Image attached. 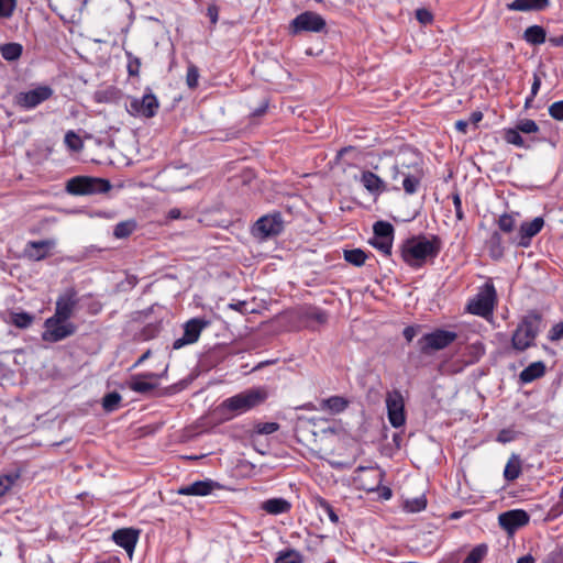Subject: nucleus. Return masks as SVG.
<instances>
[{"label":"nucleus","instance_id":"nucleus-1","mask_svg":"<svg viewBox=\"0 0 563 563\" xmlns=\"http://www.w3.org/2000/svg\"><path fill=\"white\" fill-rule=\"evenodd\" d=\"M442 250L438 235H418L407 239L400 249L401 258L412 268H421L428 261L433 262Z\"/></svg>","mask_w":563,"mask_h":563},{"label":"nucleus","instance_id":"nucleus-2","mask_svg":"<svg viewBox=\"0 0 563 563\" xmlns=\"http://www.w3.org/2000/svg\"><path fill=\"white\" fill-rule=\"evenodd\" d=\"M423 176L421 162L417 155H412L411 159L398 155L391 167L393 189H404L407 195H413L418 191Z\"/></svg>","mask_w":563,"mask_h":563},{"label":"nucleus","instance_id":"nucleus-3","mask_svg":"<svg viewBox=\"0 0 563 563\" xmlns=\"http://www.w3.org/2000/svg\"><path fill=\"white\" fill-rule=\"evenodd\" d=\"M543 328V316L530 310L522 317L511 335V349L521 353L536 345V339Z\"/></svg>","mask_w":563,"mask_h":563},{"label":"nucleus","instance_id":"nucleus-4","mask_svg":"<svg viewBox=\"0 0 563 563\" xmlns=\"http://www.w3.org/2000/svg\"><path fill=\"white\" fill-rule=\"evenodd\" d=\"M268 397L265 388H250L227 398L220 405L221 410L239 416L262 405Z\"/></svg>","mask_w":563,"mask_h":563},{"label":"nucleus","instance_id":"nucleus-5","mask_svg":"<svg viewBox=\"0 0 563 563\" xmlns=\"http://www.w3.org/2000/svg\"><path fill=\"white\" fill-rule=\"evenodd\" d=\"M66 191L74 196L108 192L112 185L108 179L88 176H76L67 180Z\"/></svg>","mask_w":563,"mask_h":563},{"label":"nucleus","instance_id":"nucleus-6","mask_svg":"<svg viewBox=\"0 0 563 563\" xmlns=\"http://www.w3.org/2000/svg\"><path fill=\"white\" fill-rule=\"evenodd\" d=\"M457 339V333L445 329H435L423 334L418 340V346L422 354L430 355L435 351L443 350Z\"/></svg>","mask_w":563,"mask_h":563},{"label":"nucleus","instance_id":"nucleus-7","mask_svg":"<svg viewBox=\"0 0 563 563\" xmlns=\"http://www.w3.org/2000/svg\"><path fill=\"white\" fill-rule=\"evenodd\" d=\"M496 296L494 285L486 283L481 291L468 301L466 309L472 314L488 317L493 313Z\"/></svg>","mask_w":563,"mask_h":563},{"label":"nucleus","instance_id":"nucleus-8","mask_svg":"<svg viewBox=\"0 0 563 563\" xmlns=\"http://www.w3.org/2000/svg\"><path fill=\"white\" fill-rule=\"evenodd\" d=\"M44 332L42 333L43 341L55 343L59 342L76 332V325L65 319L52 316L44 322Z\"/></svg>","mask_w":563,"mask_h":563},{"label":"nucleus","instance_id":"nucleus-9","mask_svg":"<svg viewBox=\"0 0 563 563\" xmlns=\"http://www.w3.org/2000/svg\"><path fill=\"white\" fill-rule=\"evenodd\" d=\"M284 230V220L280 212H273L261 217L254 224L252 233L262 240L276 236Z\"/></svg>","mask_w":563,"mask_h":563},{"label":"nucleus","instance_id":"nucleus-10","mask_svg":"<svg viewBox=\"0 0 563 563\" xmlns=\"http://www.w3.org/2000/svg\"><path fill=\"white\" fill-rule=\"evenodd\" d=\"M159 108L156 96L150 90L142 98H131L128 112L134 117L153 118Z\"/></svg>","mask_w":563,"mask_h":563},{"label":"nucleus","instance_id":"nucleus-11","mask_svg":"<svg viewBox=\"0 0 563 563\" xmlns=\"http://www.w3.org/2000/svg\"><path fill=\"white\" fill-rule=\"evenodd\" d=\"M53 96V89L48 86H38L29 91H21L15 95L14 101L18 107L24 110L34 109Z\"/></svg>","mask_w":563,"mask_h":563},{"label":"nucleus","instance_id":"nucleus-12","mask_svg":"<svg viewBox=\"0 0 563 563\" xmlns=\"http://www.w3.org/2000/svg\"><path fill=\"white\" fill-rule=\"evenodd\" d=\"M325 25V20L313 11H305L298 14L290 23L295 34L300 32H321Z\"/></svg>","mask_w":563,"mask_h":563},{"label":"nucleus","instance_id":"nucleus-13","mask_svg":"<svg viewBox=\"0 0 563 563\" xmlns=\"http://www.w3.org/2000/svg\"><path fill=\"white\" fill-rule=\"evenodd\" d=\"M210 324V321L203 318H192L184 324V333L173 343L174 350H179L186 345L196 343L203 329Z\"/></svg>","mask_w":563,"mask_h":563},{"label":"nucleus","instance_id":"nucleus-14","mask_svg":"<svg viewBox=\"0 0 563 563\" xmlns=\"http://www.w3.org/2000/svg\"><path fill=\"white\" fill-rule=\"evenodd\" d=\"M374 238L369 243L384 253L385 255L391 254L394 227L386 221H377L373 225Z\"/></svg>","mask_w":563,"mask_h":563},{"label":"nucleus","instance_id":"nucleus-15","mask_svg":"<svg viewBox=\"0 0 563 563\" xmlns=\"http://www.w3.org/2000/svg\"><path fill=\"white\" fill-rule=\"evenodd\" d=\"M388 420L394 428H400L406 422L405 402L400 391L394 390L386 397Z\"/></svg>","mask_w":563,"mask_h":563},{"label":"nucleus","instance_id":"nucleus-16","mask_svg":"<svg viewBox=\"0 0 563 563\" xmlns=\"http://www.w3.org/2000/svg\"><path fill=\"white\" fill-rule=\"evenodd\" d=\"M79 302L75 288H67L56 300L55 313L57 318L69 320Z\"/></svg>","mask_w":563,"mask_h":563},{"label":"nucleus","instance_id":"nucleus-17","mask_svg":"<svg viewBox=\"0 0 563 563\" xmlns=\"http://www.w3.org/2000/svg\"><path fill=\"white\" fill-rule=\"evenodd\" d=\"M530 520V516L522 509L508 510L499 515V526L508 533H514L516 530L526 526Z\"/></svg>","mask_w":563,"mask_h":563},{"label":"nucleus","instance_id":"nucleus-18","mask_svg":"<svg viewBox=\"0 0 563 563\" xmlns=\"http://www.w3.org/2000/svg\"><path fill=\"white\" fill-rule=\"evenodd\" d=\"M140 531L134 528H121L112 533L114 543L123 548L126 553L132 556L136 542L139 540Z\"/></svg>","mask_w":563,"mask_h":563},{"label":"nucleus","instance_id":"nucleus-19","mask_svg":"<svg viewBox=\"0 0 563 563\" xmlns=\"http://www.w3.org/2000/svg\"><path fill=\"white\" fill-rule=\"evenodd\" d=\"M219 487L220 485L217 482L207 478L179 487L177 494L185 496H207Z\"/></svg>","mask_w":563,"mask_h":563},{"label":"nucleus","instance_id":"nucleus-20","mask_svg":"<svg viewBox=\"0 0 563 563\" xmlns=\"http://www.w3.org/2000/svg\"><path fill=\"white\" fill-rule=\"evenodd\" d=\"M544 220L542 217H537L532 221L522 222L518 233V245L522 247H528L531 243V239L542 230Z\"/></svg>","mask_w":563,"mask_h":563},{"label":"nucleus","instance_id":"nucleus-21","mask_svg":"<svg viewBox=\"0 0 563 563\" xmlns=\"http://www.w3.org/2000/svg\"><path fill=\"white\" fill-rule=\"evenodd\" d=\"M54 246L53 240L30 241L26 244L25 253L30 260L42 261L49 255Z\"/></svg>","mask_w":563,"mask_h":563},{"label":"nucleus","instance_id":"nucleus-22","mask_svg":"<svg viewBox=\"0 0 563 563\" xmlns=\"http://www.w3.org/2000/svg\"><path fill=\"white\" fill-rule=\"evenodd\" d=\"M550 5V0H514L507 3L509 11H543Z\"/></svg>","mask_w":563,"mask_h":563},{"label":"nucleus","instance_id":"nucleus-23","mask_svg":"<svg viewBox=\"0 0 563 563\" xmlns=\"http://www.w3.org/2000/svg\"><path fill=\"white\" fill-rule=\"evenodd\" d=\"M350 405L349 399L343 396H331L322 399L319 405V409L328 411L331 415H338L343 412Z\"/></svg>","mask_w":563,"mask_h":563},{"label":"nucleus","instance_id":"nucleus-24","mask_svg":"<svg viewBox=\"0 0 563 563\" xmlns=\"http://www.w3.org/2000/svg\"><path fill=\"white\" fill-rule=\"evenodd\" d=\"M158 377L159 375L155 373L141 374L132 378V382L129 384V387L131 390L135 393L148 394L150 391L154 390L157 385L151 382H144L142 380V378L153 379Z\"/></svg>","mask_w":563,"mask_h":563},{"label":"nucleus","instance_id":"nucleus-25","mask_svg":"<svg viewBox=\"0 0 563 563\" xmlns=\"http://www.w3.org/2000/svg\"><path fill=\"white\" fill-rule=\"evenodd\" d=\"M545 373V364L542 361L533 362L528 365L519 375V379L523 384H528L542 377Z\"/></svg>","mask_w":563,"mask_h":563},{"label":"nucleus","instance_id":"nucleus-26","mask_svg":"<svg viewBox=\"0 0 563 563\" xmlns=\"http://www.w3.org/2000/svg\"><path fill=\"white\" fill-rule=\"evenodd\" d=\"M361 183L372 194H379L386 190L385 184L380 177L369 170L362 173Z\"/></svg>","mask_w":563,"mask_h":563},{"label":"nucleus","instance_id":"nucleus-27","mask_svg":"<svg viewBox=\"0 0 563 563\" xmlns=\"http://www.w3.org/2000/svg\"><path fill=\"white\" fill-rule=\"evenodd\" d=\"M522 38L531 45H541L547 41V32L540 25H531L525 30Z\"/></svg>","mask_w":563,"mask_h":563},{"label":"nucleus","instance_id":"nucleus-28","mask_svg":"<svg viewBox=\"0 0 563 563\" xmlns=\"http://www.w3.org/2000/svg\"><path fill=\"white\" fill-rule=\"evenodd\" d=\"M521 471L522 467L519 455L512 454L505 466L504 477L508 482H514L520 476Z\"/></svg>","mask_w":563,"mask_h":563},{"label":"nucleus","instance_id":"nucleus-29","mask_svg":"<svg viewBox=\"0 0 563 563\" xmlns=\"http://www.w3.org/2000/svg\"><path fill=\"white\" fill-rule=\"evenodd\" d=\"M262 508L268 514L279 515L290 509V503L284 498H272L264 501Z\"/></svg>","mask_w":563,"mask_h":563},{"label":"nucleus","instance_id":"nucleus-30","mask_svg":"<svg viewBox=\"0 0 563 563\" xmlns=\"http://www.w3.org/2000/svg\"><path fill=\"white\" fill-rule=\"evenodd\" d=\"M486 244L493 258L498 260L504 255L503 238L499 232L494 231Z\"/></svg>","mask_w":563,"mask_h":563},{"label":"nucleus","instance_id":"nucleus-31","mask_svg":"<svg viewBox=\"0 0 563 563\" xmlns=\"http://www.w3.org/2000/svg\"><path fill=\"white\" fill-rule=\"evenodd\" d=\"M364 472H369L371 474H373V476L377 479V484L376 485H373V486H367L363 479L360 477V476H356L355 479L360 483L361 487L367 492H373L376 489V487L382 483L383 481V473L379 471L378 467H365V466H358L356 470H355V473L358 474V473H364Z\"/></svg>","mask_w":563,"mask_h":563},{"label":"nucleus","instance_id":"nucleus-32","mask_svg":"<svg viewBox=\"0 0 563 563\" xmlns=\"http://www.w3.org/2000/svg\"><path fill=\"white\" fill-rule=\"evenodd\" d=\"M344 260L356 266L361 267L365 264V261L367 260V254L361 250V249H353V250H344L343 252Z\"/></svg>","mask_w":563,"mask_h":563},{"label":"nucleus","instance_id":"nucleus-33","mask_svg":"<svg viewBox=\"0 0 563 563\" xmlns=\"http://www.w3.org/2000/svg\"><path fill=\"white\" fill-rule=\"evenodd\" d=\"M23 47L19 43H7L0 47L2 57L8 62H13L20 58Z\"/></svg>","mask_w":563,"mask_h":563},{"label":"nucleus","instance_id":"nucleus-34","mask_svg":"<svg viewBox=\"0 0 563 563\" xmlns=\"http://www.w3.org/2000/svg\"><path fill=\"white\" fill-rule=\"evenodd\" d=\"M313 501L317 510L325 514L330 521L333 522L334 525L339 523V516L336 515L333 507L329 504L328 500L318 496L314 498Z\"/></svg>","mask_w":563,"mask_h":563},{"label":"nucleus","instance_id":"nucleus-35","mask_svg":"<svg viewBox=\"0 0 563 563\" xmlns=\"http://www.w3.org/2000/svg\"><path fill=\"white\" fill-rule=\"evenodd\" d=\"M488 547L485 543H481L473 548L462 563H481L487 555Z\"/></svg>","mask_w":563,"mask_h":563},{"label":"nucleus","instance_id":"nucleus-36","mask_svg":"<svg viewBox=\"0 0 563 563\" xmlns=\"http://www.w3.org/2000/svg\"><path fill=\"white\" fill-rule=\"evenodd\" d=\"M19 478V472L0 475V497L4 496Z\"/></svg>","mask_w":563,"mask_h":563},{"label":"nucleus","instance_id":"nucleus-37","mask_svg":"<svg viewBox=\"0 0 563 563\" xmlns=\"http://www.w3.org/2000/svg\"><path fill=\"white\" fill-rule=\"evenodd\" d=\"M136 224L134 221H123L114 227L113 235L118 239H124L130 236L135 230Z\"/></svg>","mask_w":563,"mask_h":563},{"label":"nucleus","instance_id":"nucleus-38","mask_svg":"<svg viewBox=\"0 0 563 563\" xmlns=\"http://www.w3.org/2000/svg\"><path fill=\"white\" fill-rule=\"evenodd\" d=\"M66 146L73 152H80L84 147V142L78 134L74 131H67L64 137Z\"/></svg>","mask_w":563,"mask_h":563},{"label":"nucleus","instance_id":"nucleus-39","mask_svg":"<svg viewBox=\"0 0 563 563\" xmlns=\"http://www.w3.org/2000/svg\"><path fill=\"white\" fill-rule=\"evenodd\" d=\"M33 320H34L33 316L27 312H24V311L12 313V317H11V322L16 328H20V329L29 328L32 324Z\"/></svg>","mask_w":563,"mask_h":563},{"label":"nucleus","instance_id":"nucleus-40","mask_svg":"<svg viewBox=\"0 0 563 563\" xmlns=\"http://www.w3.org/2000/svg\"><path fill=\"white\" fill-rule=\"evenodd\" d=\"M121 401V395L117 391L107 394L102 399V407L107 412L114 411Z\"/></svg>","mask_w":563,"mask_h":563},{"label":"nucleus","instance_id":"nucleus-41","mask_svg":"<svg viewBox=\"0 0 563 563\" xmlns=\"http://www.w3.org/2000/svg\"><path fill=\"white\" fill-rule=\"evenodd\" d=\"M504 139L509 144L516 145L518 147H526L525 140L521 136V132L517 128L506 130Z\"/></svg>","mask_w":563,"mask_h":563},{"label":"nucleus","instance_id":"nucleus-42","mask_svg":"<svg viewBox=\"0 0 563 563\" xmlns=\"http://www.w3.org/2000/svg\"><path fill=\"white\" fill-rule=\"evenodd\" d=\"M275 563H302V556L295 550L280 552Z\"/></svg>","mask_w":563,"mask_h":563},{"label":"nucleus","instance_id":"nucleus-43","mask_svg":"<svg viewBox=\"0 0 563 563\" xmlns=\"http://www.w3.org/2000/svg\"><path fill=\"white\" fill-rule=\"evenodd\" d=\"M427 507V499L423 496L413 499H407L404 508L408 512H419Z\"/></svg>","mask_w":563,"mask_h":563},{"label":"nucleus","instance_id":"nucleus-44","mask_svg":"<svg viewBox=\"0 0 563 563\" xmlns=\"http://www.w3.org/2000/svg\"><path fill=\"white\" fill-rule=\"evenodd\" d=\"M198 80H199V69L198 67L189 63L187 68V75H186V84L188 88L196 89L198 87Z\"/></svg>","mask_w":563,"mask_h":563},{"label":"nucleus","instance_id":"nucleus-45","mask_svg":"<svg viewBox=\"0 0 563 563\" xmlns=\"http://www.w3.org/2000/svg\"><path fill=\"white\" fill-rule=\"evenodd\" d=\"M498 227L505 233H510L516 227V220L512 214L504 213L498 219Z\"/></svg>","mask_w":563,"mask_h":563},{"label":"nucleus","instance_id":"nucleus-46","mask_svg":"<svg viewBox=\"0 0 563 563\" xmlns=\"http://www.w3.org/2000/svg\"><path fill=\"white\" fill-rule=\"evenodd\" d=\"M516 128L521 133H525V134H532V133H537L539 131L538 124L536 123V121H533L531 119H523V120L518 121V123L516 124Z\"/></svg>","mask_w":563,"mask_h":563},{"label":"nucleus","instance_id":"nucleus-47","mask_svg":"<svg viewBox=\"0 0 563 563\" xmlns=\"http://www.w3.org/2000/svg\"><path fill=\"white\" fill-rule=\"evenodd\" d=\"M16 8V0H0V18L9 19Z\"/></svg>","mask_w":563,"mask_h":563},{"label":"nucleus","instance_id":"nucleus-48","mask_svg":"<svg viewBox=\"0 0 563 563\" xmlns=\"http://www.w3.org/2000/svg\"><path fill=\"white\" fill-rule=\"evenodd\" d=\"M279 430L277 422H258L255 424V433L257 434H272Z\"/></svg>","mask_w":563,"mask_h":563},{"label":"nucleus","instance_id":"nucleus-49","mask_svg":"<svg viewBox=\"0 0 563 563\" xmlns=\"http://www.w3.org/2000/svg\"><path fill=\"white\" fill-rule=\"evenodd\" d=\"M541 82H542L541 76L538 73H534L533 74V82L531 86V93L529 97H527L526 102H525L526 108L530 107V103L532 102L534 97L538 95L539 89L541 87Z\"/></svg>","mask_w":563,"mask_h":563},{"label":"nucleus","instance_id":"nucleus-50","mask_svg":"<svg viewBox=\"0 0 563 563\" xmlns=\"http://www.w3.org/2000/svg\"><path fill=\"white\" fill-rule=\"evenodd\" d=\"M542 563H563V544L551 551Z\"/></svg>","mask_w":563,"mask_h":563},{"label":"nucleus","instance_id":"nucleus-51","mask_svg":"<svg viewBox=\"0 0 563 563\" xmlns=\"http://www.w3.org/2000/svg\"><path fill=\"white\" fill-rule=\"evenodd\" d=\"M468 351L472 355V362L478 361L485 354V347L482 342L472 343L468 346Z\"/></svg>","mask_w":563,"mask_h":563},{"label":"nucleus","instance_id":"nucleus-52","mask_svg":"<svg viewBox=\"0 0 563 563\" xmlns=\"http://www.w3.org/2000/svg\"><path fill=\"white\" fill-rule=\"evenodd\" d=\"M549 114L558 121H563V100L555 101L549 107Z\"/></svg>","mask_w":563,"mask_h":563},{"label":"nucleus","instance_id":"nucleus-53","mask_svg":"<svg viewBox=\"0 0 563 563\" xmlns=\"http://www.w3.org/2000/svg\"><path fill=\"white\" fill-rule=\"evenodd\" d=\"M563 338V321L554 324L549 333L548 339L552 342L559 341Z\"/></svg>","mask_w":563,"mask_h":563},{"label":"nucleus","instance_id":"nucleus-54","mask_svg":"<svg viewBox=\"0 0 563 563\" xmlns=\"http://www.w3.org/2000/svg\"><path fill=\"white\" fill-rule=\"evenodd\" d=\"M452 201L455 209V216L459 221L464 220V212L462 209V200L459 192L452 194Z\"/></svg>","mask_w":563,"mask_h":563},{"label":"nucleus","instance_id":"nucleus-55","mask_svg":"<svg viewBox=\"0 0 563 563\" xmlns=\"http://www.w3.org/2000/svg\"><path fill=\"white\" fill-rule=\"evenodd\" d=\"M416 18L422 24H429L433 20L432 13L429 10L424 9V8L418 9L416 11Z\"/></svg>","mask_w":563,"mask_h":563},{"label":"nucleus","instance_id":"nucleus-56","mask_svg":"<svg viewBox=\"0 0 563 563\" xmlns=\"http://www.w3.org/2000/svg\"><path fill=\"white\" fill-rule=\"evenodd\" d=\"M207 15L210 19L211 24L214 26L219 20V7L214 2L208 4Z\"/></svg>","mask_w":563,"mask_h":563},{"label":"nucleus","instance_id":"nucleus-57","mask_svg":"<svg viewBox=\"0 0 563 563\" xmlns=\"http://www.w3.org/2000/svg\"><path fill=\"white\" fill-rule=\"evenodd\" d=\"M307 316H308V318L313 319L319 323H324L328 320L327 313L317 308L311 309V311Z\"/></svg>","mask_w":563,"mask_h":563},{"label":"nucleus","instance_id":"nucleus-58","mask_svg":"<svg viewBox=\"0 0 563 563\" xmlns=\"http://www.w3.org/2000/svg\"><path fill=\"white\" fill-rule=\"evenodd\" d=\"M141 62L139 58H133L128 64V73L130 76H137L140 73Z\"/></svg>","mask_w":563,"mask_h":563},{"label":"nucleus","instance_id":"nucleus-59","mask_svg":"<svg viewBox=\"0 0 563 563\" xmlns=\"http://www.w3.org/2000/svg\"><path fill=\"white\" fill-rule=\"evenodd\" d=\"M514 440V435H512V432L510 430H507V429H503L498 435H497V441L500 442V443H507V442H510Z\"/></svg>","mask_w":563,"mask_h":563},{"label":"nucleus","instance_id":"nucleus-60","mask_svg":"<svg viewBox=\"0 0 563 563\" xmlns=\"http://www.w3.org/2000/svg\"><path fill=\"white\" fill-rule=\"evenodd\" d=\"M228 307L232 310H235V311H239L241 313H245L247 312V302L246 301H235V302H230L228 305Z\"/></svg>","mask_w":563,"mask_h":563},{"label":"nucleus","instance_id":"nucleus-61","mask_svg":"<svg viewBox=\"0 0 563 563\" xmlns=\"http://www.w3.org/2000/svg\"><path fill=\"white\" fill-rule=\"evenodd\" d=\"M416 334H417V329L411 325L406 327L402 331V335L408 342H411L413 340V338L416 336Z\"/></svg>","mask_w":563,"mask_h":563},{"label":"nucleus","instance_id":"nucleus-62","mask_svg":"<svg viewBox=\"0 0 563 563\" xmlns=\"http://www.w3.org/2000/svg\"><path fill=\"white\" fill-rule=\"evenodd\" d=\"M483 119V113L481 111H474L471 113L468 123L477 124Z\"/></svg>","mask_w":563,"mask_h":563},{"label":"nucleus","instance_id":"nucleus-63","mask_svg":"<svg viewBox=\"0 0 563 563\" xmlns=\"http://www.w3.org/2000/svg\"><path fill=\"white\" fill-rule=\"evenodd\" d=\"M468 124V121L459 120L455 123V129L461 133H466Z\"/></svg>","mask_w":563,"mask_h":563},{"label":"nucleus","instance_id":"nucleus-64","mask_svg":"<svg viewBox=\"0 0 563 563\" xmlns=\"http://www.w3.org/2000/svg\"><path fill=\"white\" fill-rule=\"evenodd\" d=\"M549 42L553 45V46H562L563 47V34L560 35V36H553V37H550L549 38Z\"/></svg>","mask_w":563,"mask_h":563}]
</instances>
